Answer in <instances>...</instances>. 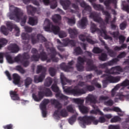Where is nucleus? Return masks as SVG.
I'll return each mask as SVG.
<instances>
[{
  "mask_svg": "<svg viewBox=\"0 0 129 129\" xmlns=\"http://www.w3.org/2000/svg\"><path fill=\"white\" fill-rule=\"evenodd\" d=\"M60 80L61 84L63 86L62 88L63 91L67 94H73V95H76L77 96H80V95L85 94L87 91L92 92V91H94V90H95V88L93 85H86L84 88L82 89L78 88V86H75L74 89L72 86L65 88L64 85H66V82L68 83H71L72 81L66 78L62 73L60 74Z\"/></svg>",
  "mask_w": 129,
  "mask_h": 129,
  "instance_id": "nucleus-1",
  "label": "nucleus"
},
{
  "mask_svg": "<svg viewBox=\"0 0 129 129\" xmlns=\"http://www.w3.org/2000/svg\"><path fill=\"white\" fill-rule=\"evenodd\" d=\"M10 18L11 20L14 21L16 19L18 20H21L20 25L22 27H25L28 19L27 15H24V12L18 7H14L13 12L10 15Z\"/></svg>",
  "mask_w": 129,
  "mask_h": 129,
  "instance_id": "nucleus-2",
  "label": "nucleus"
},
{
  "mask_svg": "<svg viewBox=\"0 0 129 129\" xmlns=\"http://www.w3.org/2000/svg\"><path fill=\"white\" fill-rule=\"evenodd\" d=\"M53 95L52 93V91L49 88H44L43 89V91H39L38 93V96L36 95V94H32V98L35 100V101H37L39 102V101H41L43 98H44V96L46 97H51Z\"/></svg>",
  "mask_w": 129,
  "mask_h": 129,
  "instance_id": "nucleus-3",
  "label": "nucleus"
},
{
  "mask_svg": "<svg viewBox=\"0 0 129 129\" xmlns=\"http://www.w3.org/2000/svg\"><path fill=\"white\" fill-rule=\"evenodd\" d=\"M30 59V55L28 52H24L22 54H18L14 58V63H21L23 66V67H28L30 65V61L28 59Z\"/></svg>",
  "mask_w": 129,
  "mask_h": 129,
  "instance_id": "nucleus-4",
  "label": "nucleus"
},
{
  "mask_svg": "<svg viewBox=\"0 0 129 129\" xmlns=\"http://www.w3.org/2000/svg\"><path fill=\"white\" fill-rule=\"evenodd\" d=\"M78 119L83 122L82 125L84 128L86 127L85 124H91V122H93V124L96 125L99 122V120L95 119V117L93 116L85 115L83 117H79Z\"/></svg>",
  "mask_w": 129,
  "mask_h": 129,
  "instance_id": "nucleus-5",
  "label": "nucleus"
},
{
  "mask_svg": "<svg viewBox=\"0 0 129 129\" xmlns=\"http://www.w3.org/2000/svg\"><path fill=\"white\" fill-rule=\"evenodd\" d=\"M45 23H47V25L44 27L46 32H50L51 31L55 35L59 34V32H60V27L59 26L53 25V23L50 22V20L48 19H45Z\"/></svg>",
  "mask_w": 129,
  "mask_h": 129,
  "instance_id": "nucleus-6",
  "label": "nucleus"
},
{
  "mask_svg": "<svg viewBox=\"0 0 129 129\" xmlns=\"http://www.w3.org/2000/svg\"><path fill=\"white\" fill-rule=\"evenodd\" d=\"M89 59L90 58H87L85 57H82L81 56H79L78 57L77 63L76 66L78 71H79L80 72L84 71V64L85 62L87 63V61H88Z\"/></svg>",
  "mask_w": 129,
  "mask_h": 129,
  "instance_id": "nucleus-7",
  "label": "nucleus"
},
{
  "mask_svg": "<svg viewBox=\"0 0 129 129\" xmlns=\"http://www.w3.org/2000/svg\"><path fill=\"white\" fill-rule=\"evenodd\" d=\"M87 71H92L94 70L97 75L102 74V71L97 70V67L93 64V60L92 59H88L87 61Z\"/></svg>",
  "mask_w": 129,
  "mask_h": 129,
  "instance_id": "nucleus-8",
  "label": "nucleus"
},
{
  "mask_svg": "<svg viewBox=\"0 0 129 129\" xmlns=\"http://www.w3.org/2000/svg\"><path fill=\"white\" fill-rule=\"evenodd\" d=\"M14 24L12 23L11 22H8L6 24V26L7 27H6L5 26H2L1 27L0 31L4 35H5V36H8L9 35V30L10 31V32H12L13 31V29H14V27H15Z\"/></svg>",
  "mask_w": 129,
  "mask_h": 129,
  "instance_id": "nucleus-9",
  "label": "nucleus"
},
{
  "mask_svg": "<svg viewBox=\"0 0 129 129\" xmlns=\"http://www.w3.org/2000/svg\"><path fill=\"white\" fill-rule=\"evenodd\" d=\"M50 102L51 104H53V105H54V107L55 108H57V110L55 111L54 112V116H56V117H60L59 116V110H60V109L62 108V104L60 103L58 100L54 99L50 100Z\"/></svg>",
  "mask_w": 129,
  "mask_h": 129,
  "instance_id": "nucleus-10",
  "label": "nucleus"
},
{
  "mask_svg": "<svg viewBox=\"0 0 129 129\" xmlns=\"http://www.w3.org/2000/svg\"><path fill=\"white\" fill-rule=\"evenodd\" d=\"M50 53L49 54L50 58H47L46 59V62L47 63H50L51 61L52 60V62H58V58L55 57L56 55H57V51H56V49L54 48H51L50 49Z\"/></svg>",
  "mask_w": 129,
  "mask_h": 129,
  "instance_id": "nucleus-11",
  "label": "nucleus"
},
{
  "mask_svg": "<svg viewBox=\"0 0 129 129\" xmlns=\"http://www.w3.org/2000/svg\"><path fill=\"white\" fill-rule=\"evenodd\" d=\"M57 42L58 44H60L62 45L63 47H67L69 45H71V46H73V47H75L76 46V42L75 40H70L69 38H66L63 39V43L61 42V41L59 39H57Z\"/></svg>",
  "mask_w": 129,
  "mask_h": 129,
  "instance_id": "nucleus-12",
  "label": "nucleus"
},
{
  "mask_svg": "<svg viewBox=\"0 0 129 129\" xmlns=\"http://www.w3.org/2000/svg\"><path fill=\"white\" fill-rule=\"evenodd\" d=\"M89 17L90 18H91V19H93L94 22H96V23H98L101 25H104V22L103 21V20H102V18L100 17H99V15H98L97 13L95 12L91 13L90 14Z\"/></svg>",
  "mask_w": 129,
  "mask_h": 129,
  "instance_id": "nucleus-13",
  "label": "nucleus"
},
{
  "mask_svg": "<svg viewBox=\"0 0 129 129\" xmlns=\"http://www.w3.org/2000/svg\"><path fill=\"white\" fill-rule=\"evenodd\" d=\"M74 64V62L72 60L68 62V65H66V63L64 62H62L60 64V68L61 70L65 71L66 72H69L70 71V69H73V67H72V65Z\"/></svg>",
  "mask_w": 129,
  "mask_h": 129,
  "instance_id": "nucleus-14",
  "label": "nucleus"
},
{
  "mask_svg": "<svg viewBox=\"0 0 129 129\" xmlns=\"http://www.w3.org/2000/svg\"><path fill=\"white\" fill-rule=\"evenodd\" d=\"M119 61V59L117 58H113L111 60L108 61L107 62H105L102 64H100L99 65V68H102V69H104L107 67V66H112L114 63H116Z\"/></svg>",
  "mask_w": 129,
  "mask_h": 129,
  "instance_id": "nucleus-15",
  "label": "nucleus"
},
{
  "mask_svg": "<svg viewBox=\"0 0 129 129\" xmlns=\"http://www.w3.org/2000/svg\"><path fill=\"white\" fill-rule=\"evenodd\" d=\"M79 38L81 41H82V42H85V41H87L88 43L91 44V45H94V44H95V42H94V41L89 38V36H87L86 35L81 34L79 36Z\"/></svg>",
  "mask_w": 129,
  "mask_h": 129,
  "instance_id": "nucleus-16",
  "label": "nucleus"
},
{
  "mask_svg": "<svg viewBox=\"0 0 129 129\" xmlns=\"http://www.w3.org/2000/svg\"><path fill=\"white\" fill-rule=\"evenodd\" d=\"M86 100L87 102L93 103L94 104L97 103V97L93 94H89L86 97Z\"/></svg>",
  "mask_w": 129,
  "mask_h": 129,
  "instance_id": "nucleus-17",
  "label": "nucleus"
},
{
  "mask_svg": "<svg viewBox=\"0 0 129 129\" xmlns=\"http://www.w3.org/2000/svg\"><path fill=\"white\" fill-rule=\"evenodd\" d=\"M69 34H70V37L71 39H74L77 37V35H78V30L76 29V28H70L68 30Z\"/></svg>",
  "mask_w": 129,
  "mask_h": 129,
  "instance_id": "nucleus-18",
  "label": "nucleus"
},
{
  "mask_svg": "<svg viewBox=\"0 0 129 129\" xmlns=\"http://www.w3.org/2000/svg\"><path fill=\"white\" fill-rule=\"evenodd\" d=\"M8 49L9 51H11L12 53H18L20 48L17 44H11L8 46Z\"/></svg>",
  "mask_w": 129,
  "mask_h": 129,
  "instance_id": "nucleus-19",
  "label": "nucleus"
},
{
  "mask_svg": "<svg viewBox=\"0 0 129 129\" xmlns=\"http://www.w3.org/2000/svg\"><path fill=\"white\" fill-rule=\"evenodd\" d=\"M60 4L63 7V9L67 10L69 9L71 5V2L69 0H60Z\"/></svg>",
  "mask_w": 129,
  "mask_h": 129,
  "instance_id": "nucleus-20",
  "label": "nucleus"
},
{
  "mask_svg": "<svg viewBox=\"0 0 129 129\" xmlns=\"http://www.w3.org/2000/svg\"><path fill=\"white\" fill-rule=\"evenodd\" d=\"M45 74L41 73V74L39 76H34V82L36 83H39V82H42L44 79H45Z\"/></svg>",
  "mask_w": 129,
  "mask_h": 129,
  "instance_id": "nucleus-21",
  "label": "nucleus"
},
{
  "mask_svg": "<svg viewBox=\"0 0 129 129\" xmlns=\"http://www.w3.org/2000/svg\"><path fill=\"white\" fill-rule=\"evenodd\" d=\"M26 8L28 15L33 16V15H34V14L37 12V8L33 7L31 5L27 6Z\"/></svg>",
  "mask_w": 129,
  "mask_h": 129,
  "instance_id": "nucleus-22",
  "label": "nucleus"
},
{
  "mask_svg": "<svg viewBox=\"0 0 129 129\" xmlns=\"http://www.w3.org/2000/svg\"><path fill=\"white\" fill-rule=\"evenodd\" d=\"M13 83L15 84V85H18L20 84V82L21 81V76L19 75L18 74H13Z\"/></svg>",
  "mask_w": 129,
  "mask_h": 129,
  "instance_id": "nucleus-23",
  "label": "nucleus"
},
{
  "mask_svg": "<svg viewBox=\"0 0 129 129\" xmlns=\"http://www.w3.org/2000/svg\"><path fill=\"white\" fill-rule=\"evenodd\" d=\"M87 22V18L86 17H83L81 20L79 22V25L82 29H85Z\"/></svg>",
  "mask_w": 129,
  "mask_h": 129,
  "instance_id": "nucleus-24",
  "label": "nucleus"
},
{
  "mask_svg": "<svg viewBox=\"0 0 129 129\" xmlns=\"http://www.w3.org/2000/svg\"><path fill=\"white\" fill-rule=\"evenodd\" d=\"M10 94L12 100H20V97H19V94L17 93L16 91H11Z\"/></svg>",
  "mask_w": 129,
  "mask_h": 129,
  "instance_id": "nucleus-25",
  "label": "nucleus"
},
{
  "mask_svg": "<svg viewBox=\"0 0 129 129\" xmlns=\"http://www.w3.org/2000/svg\"><path fill=\"white\" fill-rule=\"evenodd\" d=\"M116 0H106L104 2V4L106 7V10H111V7H110L111 4H115Z\"/></svg>",
  "mask_w": 129,
  "mask_h": 129,
  "instance_id": "nucleus-26",
  "label": "nucleus"
},
{
  "mask_svg": "<svg viewBox=\"0 0 129 129\" xmlns=\"http://www.w3.org/2000/svg\"><path fill=\"white\" fill-rule=\"evenodd\" d=\"M55 97L59 98V100H67L68 99V97L61 93V92L57 93L55 94Z\"/></svg>",
  "mask_w": 129,
  "mask_h": 129,
  "instance_id": "nucleus-27",
  "label": "nucleus"
},
{
  "mask_svg": "<svg viewBox=\"0 0 129 129\" xmlns=\"http://www.w3.org/2000/svg\"><path fill=\"white\" fill-rule=\"evenodd\" d=\"M102 77H105V79L103 81V86H104L105 85H107V84H108V82L111 83V80L110 79V76L107 75L106 74H103L102 76Z\"/></svg>",
  "mask_w": 129,
  "mask_h": 129,
  "instance_id": "nucleus-28",
  "label": "nucleus"
},
{
  "mask_svg": "<svg viewBox=\"0 0 129 129\" xmlns=\"http://www.w3.org/2000/svg\"><path fill=\"white\" fill-rule=\"evenodd\" d=\"M47 70V69L46 68L44 67L43 66L39 65L37 66V68L36 70V73L37 74H39V73H46V71Z\"/></svg>",
  "mask_w": 129,
  "mask_h": 129,
  "instance_id": "nucleus-29",
  "label": "nucleus"
},
{
  "mask_svg": "<svg viewBox=\"0 0 129 129\" xmlns=\"http://www.w3.org/2000/svg\"><path fill=\"white\" fill-rule=\"evenodd\" d=\"M48 103H50V100H49L48 99H43V101H42L41 103L40 104V108H42V109L46 108L47 105Z\"/></svg>",
  "mask_w": 129,
  "mask_h": 129,
  "instance_id": "nucleus-30",
  "label": "nucleus"
},
{
  "mask_svg": "<svg viewBox=\"0 0 129 129\" xmlns=\"http://www.w3.org/2000/svg\"><path fill=\"white\" fill-rule=\"evenodd\" d=\"M103 14L105 16L104 20L105 23H106V24H109V20L111 19V16L110 15V14L109 13L108 11H104Z\"/></svg>",
  "mask_w": 129,
  "mask_h": 129,
  "instance_id": "nucleus-31",
  "label": "nucleus"
},
{
  "mask_svg": "<svg viewBox=\"0 0 129 129\" xmlns=\"http://www.w3.org/2000/svg\"><path fill=\"white\" fill-rule=\"evenodd\" d=\"M93 7L96 11H101L102 12H104V9L103 8V6H101L100 4H96L94 3L92 4Z\"/></svg>",
  "mask_w": 129,
  "mask_h": 129,
  "instance_id": "nucleus-32",
  "label": "nucleus"
},
{
  "mask_svg": "<svg viewBox=\"0 0 129 129\" xmlns=\"http://www.w3.org/2000/svg\"><path fill=\"white\" fill-rule=\"evenodd\" d=\"M28 24L31 26H36L38 24V20L30 17L29 18Z\"/></svg>",
  "mask_w": 129,
  "mask_h": 129,
  "instance_id": "nucleus-33",
  "label": "nucleus"
},
{
  "mask_svg": "<svg viewBox=\"0 0 129 129\" xmlns=\"http://www.w3.org/2000/svg\"><path fill=\"white\" fill-rule=\"evenodd\" d=\"M61 16L58 14L54 15L52 18L53 23H55L56 24H58V23L61 21Z\"/></svg>",
  "mask_w": 129,
  "mask_h": 129,
  "instance_id": "nucleus-34",
  "label": "nucleus"
},
{
  "mask_svg": "<svg viewBox=\"0 0 129 129\" xmlns=\"http://www.w3.org/2000/svg\"><path fill=\"white\" fill-rule=\"evenodd\" d=\"M39 56V59H41V61H46V60L48 59V55L45 51L41 52Z\"/></svg>",
  "mask_w": 129,
  "mask_h": 129,
  "instance_id": "nucleus-35",
  "label": "nucleus"
},
{
  "mask_svg": "<svg viewBox=\"0 0 129 129\" xmlns=\"http://www.w3.org/2000/svg\"><path fill=\"white\" fill-rule=\"evenodd\" d=\"M106 73H108V74H114V75H118V74H119V73L117 72L115 67L112 68L110 70L106 71Z\"/></svg>",
  "mask_w": 129,
  "mask_h": 129,
  "instance_id": "nucleus-36",
  "label": "nucleus"
},
{
  "mask_svg": "<svg viewBox=\"0 0 129 129\" xmlns=\"http://www.w3.org/2000/svg\"><path fill=\"white\" fill-rule=\"evenodd\" d=\"M32 82H33V79L31 78L30 77H28L24 80V85L26 87H29L31 84H32Z\"/></svg>",
  "mask_w": 129,
  "mask_h": 129,
  "instance_id": "nucleus-37",
  "label": "nucleus"
},
{
  "mask_svg": "<svg viewBox=\"0 0 129 129\" xmlns=\"http://www.w3.org/2000/svg\"><path fill=\"white\" fill-rule=\"evenodd\" d=\"M83 51H82V49L79 46L76 47L74 50V54H75L77 56L81 55L82 54H83Z\"/></svg>",
  "mask_w": 129,
  "mask_h": 129,
  "instance_id": "nucleus-38",
  "label": "nucleus"
},
{
  "mask_svg": "<svg viewBox=\"0 0 129 129\" xmlns=\"http://www.w3.org/2000/svg\"><path fill=\"white\" fill-rule=\"evenodd\" d=\"M129 85V80L127 79H125L124 81H123L121 83L117 84V87H126V86H128Z\"/></svg>",
  "mask_w": 129,
  "mask_h": 129,
  "instance_id": "nucleus-39",
  "label": "nucleus"
},
{
  "mask_svg": "<svg viewBox=\"0 0 129 129\" xmlns=\"http://www.w3.org/2000/svg\"><path fill=\"white\" fill-rule=\"evenodd\" d=\"M79 108L82 113H88V109L84 105H79Z\"/></svg>",
  "mask_w": 129,
  "mask_h": 129,
  "instance_id": "nucleus-40",
  "label": "nucleus"
},
{
  "mask_svg": "<svg viewBox=\"0 0 129 129\" xmlns=\"http://www.w3.org/2000/svg\"><path fill=\"white\" fill-rule=\"evenodd\" d=\"M52 91L53 92H56V93H58V92H60V90L59 89V87L57 85V83H56V82L52 84L51 87Z\"/></svg>",
  "mask_w": 129,
  "mask_h": 129,
  "instance_id": "nucleus-41",
  "label": "nucleus"
},
{
  "mask_svg": "<svg viewBox=\"0 0 129 129\" xmlns=\"http://www.w3.org/2000/svg\"><path fill=\"white\" fill-rule=\"evenodd\" d=\"M105 49L107 51V53L110 56V57H114L115 56V53L114 51L112 49H110L107 46H105Z\"/></svg>",
  "mask_w": 129,
  "mask_h": 129,
  "instance_id": "nucleus-42",
  "label": "nucleus"
},
{
  "mask_svg": "<svg viewBox=\"0 0 129 129\" xmlns=\"http://www.w3.org/2000/svg\"><path fill=\"white\" fill-rule=\"evenodd\" d=\"M91 31L92 33H95V32H98L100 31V30L99 29L96 27V25L92 22L91 23Z\"/></svg>",
  "mask_w": 129,
  "mask_h": 129,
  "instance_id": "nucleus-43",
  "label": "nucleus"
},
{
  "mask_svg": "<svg viewBox=\"0 0 129 129\" xmlns=\"http://www.w3.org/2000/svg\"><path fill=\"white\" fill-rule=\"evenodd\" d=\"M21 38L22 40H27L29 42L31 39V35L28 33H22L21 34Z\"/></svg>",
  "mask_w": 129,
  "mask_h": 129,
  "instance_id": "nucleus-44",
  "label": "nucleus"
},
{
  "mask_svg": "<svg viewBox=\"0 0 129 129\" xmlns=\"http://www.w3.org/2000/svg\"><path fill=\"white\" fill-rule=\"evenodd\" d=\"M52 82L53 80H52V78H51L50 77H48L45 80V81L44 82V85L47 87H49L51 86V84H52Z\"/></svg>",
  "mask_w": 129,
  "mask_h": 129,
  "instance_id": "nucleus-45",
  "label": "nucleus"
},
{
  "mask_svg": "<svg viewBox=\"0 0 129 129\" xmlns=\"http://www.w3.org/2000/svg\"><path fill=\"white\" fill-rule=\"evenodd\" d=\"M110 79L111 80V83H117V82L120 81V77H114L110 76Z\"/></svg>",
  "mask_w": 129,
  "mask_h": 129,
  "instance_id": "nucleus-46",
  "label": "nucleus"
},
{
  "mask_svg": "<svg viewBox=\"0 0 129 129\" xmlns=\"http://www.w3.org/2000/svg\"><path fill=\"white\" fill-rule=\"evenodd\" d=\"M6 60L9 64H13V63H15L14 58L10 54L6 55Z\"/></svg>",
  "mask_w": 129,
  "mask_h": 129,
  "instance_id": "nucleus-47",
  "label": "nucleus"
},
{
  "mask_svg": "<svg viewBox=\"0 0 129 129\" xmlns=\"http://www.w3.org/2000/svg\"><path fill=\"white\" fill-rule=\"evenodd\" d=\"M77 115L76 114L73 115L68 120L70 124H73L76 121Z\"/></svg>",
  "mask_w": 129,
  "mask_h": 129,
  "instance_id": "nucleus-48",
  "label": "nucleus"
},
{
  "mask_svg": "<svg viewBox=\"0 0 129 129\" xmlns=\"http://www.w3.org/2000/svg\"><path fill=\"white\" fill-rule=\"evenodd\" d=\"M122 44L120 46V47L119 46H115L114 48V50L115 51H120V50H121V49H125L126 48V47H127V45L125 43H122Z\"/></svg>",
  "mask_w": 129,
  "mask_h": 129,
  "instance_id": "nucleus-49",
  "label": "nucleus"
},
{
  "mask_svg": "<svg viewBox=\"0 0 129 129\" xmlns=\"http://www.w3.org/2000/svg\"><path fill=\"white\" fill-rule=\"evenodd\" d=\"M67 23L69 26H73L75 25V23H76V20L75 19H71L69 18H67Z\"/></svg>",
  "mask_w": 129,
  "mask_h": 129,
  "instance_id": "nucleus-50",
  "label": "nucleus"
},
{
  "mask_svg": "<svg viewBox=\"0 0 129 129\" xmlns=\"http://www.w3.org/2000/svg\"><path fill=\"white\" fill-rule=\"evenodd\" d=\"M99 59L100 61H106L107 60V54L105 53H102L100 56H99Z\"/></svg>",
  "mask_w": 129,
  "mask_h": 129,
  "instance_id": "nucleus-51",
  "label": "nucleus"
},
{
  "mask_svg": "<svg viewBox=\"0 0 129 129\" xmlns=\"http://www.w3.org/2000/svg\"><path fill=\"white\" fill-rule=\"evenodd\" d=\"M59 115H60V116H62V117H67V116H68V112L66 109H62L59 112Z\"/></svg>",
  "mask_w": 129,
  "mask_h": 129,
  "instance_id": "nucleus-52",
  "label": "nucleus"
},
{
  "mask_svg": "<svg viewBox=\"0 0 129 129\" xmlns=\"http://www.w3.org/2000/svg\"><path fill=\"white\" fill-rule=\"evenodd\" d=\"M30 39H31V43L33 45L37 44V43H38L39 41V39H38V37H37V39L35 38V35H31Z\"/></svg>",
  "mask_w": 129,
  "mask_h": 129,
  "instance_id": "nucleus-53",
  "label": "nucleus"
},
{
  "mask_svg": "<svg viewBox=\"0 0 129 129\" xmlns=\"http://www.w3.org/2000/svg\"><path fill=\"white\" fill-rule=\"evenodd\" d=\"M58 7V3L57 2V0H52L51 2L50 8L54 10V9H56V8Z\"/></svg>",
  "mask_w": 129,
  "mask_h": 129,
  "instance_id": "nucleus-54",
  "label": "nucleus"
},
{
  "mask_svg": "<svg viewBox=\"0 0 129 129\" xmlns=\"http://www.w3.org/2000/svg\"><path fill=\"white\" fill-rule=\"evenodd\" d=\"M92 52L95 54H100V53H102V49H100L99 47H95L93 49Z\"/></svg>",
  "mask_w": 129,
  "mask_h": 129,
  "instance_id": "nucleus-55",
  "label": "nucleus"
},
{
  "mask_svg": "<svg viewBox=\"0 0 129 129\" xmlns=\"http://www.w3.org/2000/svg\"><path fill=\"white\" fill-rule=\"evenodd\" d=\"M16 69L17 71H19L21 74H25L26 71L21 66H17L16 67Z\"/></svg>",
  "mask_w": 129,
  "mask_h": 129,
  "instance_id": "nucleus-56",
  "label": "nucleus"
},
{
  "mask_svg": "<svg viewBox=\"0 0 129 129\" xmlns=\"http://www.w3.org/2000/svg\"><path fill=\"white\" fill-rule=\"evenodd\" d=\"M74 101L75 103H77V104H80V105H83L82 104L84 103V100L80 98L74 99Z\"/></svg>",
  "mask_w": 129,
  "mask_h": 129,
  "instance_id": "nucleus-57",
  "label": "nucleus"
},
{
  "mask_svg": "<svg viewBox=\"0 0 129 129\" xmlns=\"http://www.w3.org/2000/svg\"><path fill=\"white\" fill-rule=\"evenodd\" d=\"M40 59L39 55L33 54L30 57L31 61L37 62Z\"/></svg>",
  "mask_w": 129,
  "mask_h": 129,
  "instance_id": "nucleus-58",
  "label": "nucleus"
},
{
  "mask_svg": "<svg viewBox=\"0 0 129 129\" xmlns=\"http://www.w3.org/2000/svg\"><path fill=\"white\" fill-rule=\"evenodd\" d=\"M119 87H117V85H116V86L112 89L111 92V97H114V96L115 94H116V90H118Z\"/></svg>",
  "mask_w": 129,
  "mask_h": 129,
  "instance_id": "nucleus-59",
  "label": "nucleus"
},
{
  "mask_svg": "<svg viewBox=\"0 0 129 129\" xmlns=\"http://www.w3.org/2000/svg\"><path fill=\"white\" fill-rule=\"evenodd\" d=\"M126 26H127V23L126 21H123L119 25L120 29L123 31L126 28Z\"/></svg>",
  "mask_w": 129,
  "mask_h": 129,
  "instance_id": "nucleus-60",
  "label": "nucleus"
},
{
  "mask_svg": "<svg viewBox=\"0 0 129 129\" xmlns=\"http://www.w3.org/2000/svg\"><path fill=\"white\" fill-rule=\"evenodd\" d=\"M120 120H121V118L118 116H116L111 119L110 122L112 123L117 122V121H120Z\"/></svg>",
  "mask_w": 129,
  "mask_h": 129,
  "instance_id": "nucleus-61",
  "label": "nucleus"
},
{
  "mask_svg": "<svg viewBox=\"0 0 129 129\" xmlns=\"http://www.w3.org/2000/svg\"><path fill=\"white\" fill-rule=\"evenodd\" d=\"M113 101L111 99H109L104 102V104H105V105H107V106H112L113 105Z\"/></svg>",
  "mask_w": 129,
  "mask_h": 129,
  "instance_id": "nucleus-62",
  "label": "nucleus"
},
{
  "mask_svg": "<svg viewBox=\"0 0 129 129\" xmlns=\"http://www.w3.org/2000/svg\"><path fill=\"white\" fill-rule=\"evenodd\" d=\"M49 73L51 76L53 77V76H55V74L56 73V70L54 69L53 68H50L49 69Z\"/></svg>",
  "mask_w": 129,
  "mask_h": 129,
  "instance_id": "nucleus-63",
  "label": "nucleus"
},
{
  "mask_svg": "<svg viewBox=\"0 0 129 129\" xmlns=\"http://www.w3.org/2000/svg\"><path fill=\"white\" fill-rule=\"evenodd\" d=\"M37 39L38 40H41L42 42H47V39L40 34H37Z\"/></svg>",
  "mask_w": 129,
  "mask_h": 129,
  "instance_id": "nucleus-64",
  "label": "nucleus"
}]
</instances>
